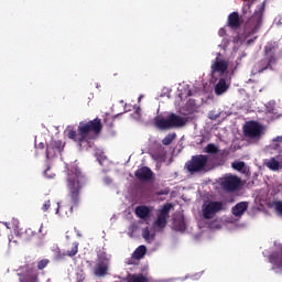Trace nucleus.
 Segmentation results:
<instances>
[{"label": "nucleus", "instance_id": "f257e3e1", "mask_svg": "<svg viewBox=\"0 0 282 282\" xmlns=\"http://www.w3.org/2000/svg\"><path fill=\"white\" fill-rule=\"evenodd\" d=\"M85 186H87V176L80 172V169L76 166L68 169L66 175V191L68 204H70V213H74V208L80 206V194Z\"/></svg>", "mask_w": 282, "mask_h": 282}, {"label": "nucleus", "instance_id": "f03ea898", "mask_svg": "<svg viewBox=\"0 0 282 282\" xmlns=\"http://www.w3.org/2000/svg\"><path fill=\"white\" fill-rule=\"evenodd\" d=\"M102 131V121L99 118H96L94 120H90L88 122L80 121L76 130H68L67 131V138L68 140H73V142H76L78 147L83 148V144H87V147L91 148V137H89L90 133H94V135H98Z\"/></svg>", "mask_w": 282, "mask_h": 282}, {"label": "nucleus", "instance_id": "7ed1b4c3", "mask_svg": "<svg viewBox=\"0 0 282 282\" xmlns=\"http://www.w3.org/2000/svg\"><path fill=\"white\" fill-rule=\"evenodd\" d=\"M188 119L176 113H170L167 118L156 116L154 118V127L160 131H169V129H182L186 127Z\"/></svg>", "mask_w": 282, "mask_h": 282}, {"label": "nucleus", "instance_id": "20e7f679", "mask_svg": "<svg viewBox=\"0 0 282 282\" xmlns=\"http://www.w3.org/2000/svg\"><path fill=\"white\" fill-rule=\"evenodd\" d=\"M208 155L196 154L185 163V169L189 175H197V173H207L208 171Z\"/></svg>", "mask_w": 282, "mask_h": 282}, {"label": "nucleus", "instance_id": "39448f33", "mask_svg": "<svg viewBox=\"0 0 282 282\" xmlns=\"http://www.w3.org/2000/svg\"><path fill=\"white\" fill-rule=\"evenodd\" d=\"M224 206H226V204L219 200H208L204 203L202 207L204 219L215 218V215H217V213H221V210H224Z\"/></svg>", "mask_w": 282, "mask_h": 282}, {"label": "nucleus", "instance_id": "423d86ee", "mask_svg": "<svg viewBox=\"0 0 282 282\" xmlns=\"http://www.w3.org/2000/svg\"><path fill=\"white\" fill-rule=\"evenodd\" d=\"M245 138L250 140H261L263 135V126L257 121H248L242 128Z\"/></svg>", "mask_w": 282, "mask_h": 282}, {"label": "nucleus", "instance_id": "0eeeda50", "mask_svg": "<svg viewBox=\"0 0 282 282\" xmlns=\"http://www.w3.org/2000/svg\"><path fill=\"white\" fill-rule=\"evenodd\" d=\"M263 12H265V4L258 6V9L249 20V25H251V31L249 34H257L263 24Z\"/></svg>", "mask_w": 282, "mask_h": 282}, {"label": "nucleus", "instance_id": "6e6552de", "mask_svg": "<svg viewBox=\"0 0 282 282\" xmlns=\"http://www.w3.org/2000/svg\"><path fill=\"white\" fill-rule=\"evenodd\" d=\"M220 186L227 193H235V191H238L239 186H241V178L235 175H226L225 177H223Z\"/></svg>", "mask_w": 282, "mask_h": 282}, {"label": "nucleus", "instance_id": "1a4fd4ad", "mask_svg": "<svg viewBox=\"0 0 282 282\" xmlns=\"http://www.w3.org/2000/svg\"><path fill=\"white\" fill-rule=\"evenodd\" d=\"M171 208H173V204L171 203H167L162 207L153 224L154 228H166V225L169 224V215L171 214Z\"/></svg>", "mask_w": 282, "mask_h": 282}, {"label": "nucleus", "instance_id": "9d476101", "mask_svg": "<svg viewBox=\"0 0 282 282\" xmlns=\"http://www.w3.org/2000/svg\"><path fill=\"white\" fill-rule=\"evenodd\" d=\"M65 149V143L61 140H51L46 145V158L47 160H52V158H56V155L63 153Z\"/></svg>", "mask_w": 282, "mask_h": 282}, {"label": "nucleus", "instance_id": "9b49d317", "mask_svg": "<svg viewBox=\"0 0 282 282\" xmlns=\"http://www.w3.org/2000/svg\"><path fill=\"white\" fill-rule=\"evenodd\" d=\"M265 54H267V57L258 64V66H259L258 72L260 74L265 72V69H268L269 67H271L272 64L276 63V57L274 56V47L267 46Z\"/></svg>", "mask_w": 282, "mask_h": 282}, {"label": "nucleus", "instance_id": "f8f14e48", "mask_svg": "<svg viewBox=\"0 0 282 282\" xmlns=\"http://www.w3.org/2000/svg\"><path fill=\"white\" fill-rule=\"evenodd\" d=\"M134 176L139 182H153L155 180V173L149 166H142L134 172Z\"/></svg>", "mask_w": 282, "mask_h": 282}, {"label": "nucleus", "instance_id": "ddd939ff", "mask_svg": "<svg viewBox=\"0 0 282 282\" xmlns=\"http://www.w3.org/2000/svg\"><path fill=\"white\" fill-rule=\"evenodd\" d=\"M269 262L272 263V270H282V245H275V251L269 254Z\"/></svg>", "mask_w": 282, "mask_h": 282}, {"label": "nucleus", "instance_id": "4468645a", "mask_svg": "<svg viewBox=\"0 0 282 282\" xmlns=\"http://www.w3.org/2000/svg\"><path fill=\"white\" fill-rule=\"evenodd\" d=\"M228 70V62L216 57L212 64V74H226Z\"/></svg>", "mask_w": 282, "mask_h": 282}, {"label": "nucleus", "instance_id": "2eb2a0df", "mask_svg": "<svg viewBox=\"0 0 282 282\" xmlns=\"http://www.w3.org/2000/svg\"><path fill=\"white\" fill-rule=\"evenodd\" d=\"M227 25L231 30H239V28H241V18H239V12L234 11L228 15Z\"/></svg>", "mask_w": 282, "mask_h": 282}, {"label": "nucleus", "instance_id": "dca6fc26", "mask_svg": "<svg viewBox=\"0 0 282 282\" xmlns=\"http://www.w3.org/2000/svg\"><path fill=\"white\" fill-rule=\"evenodd\" d=\"M246 210H248V202H240L237 203L232 208H231V213L235 217H241V215H243V213H246Z\"/></svg>", "mask_w": 282, "mask_h": 282}, {"label": "nucleus", "instance_id": "f3484780", "mask_svg": "<svg viewBox=\"0 0 282 282\" xmlns=\"http://www.w3.org/2000/svg\"><path fill=\"white\" fill-rule=\"evenodd\" d=\"M134 213L139 219H147L151 215V209L147 205H140L135 207Z\"/></svg>", "mask_w": 282, "mask_h": 282}, {"label": "nucleus", "instance_id": "a211bd4d", "mask_svg": "<svg viewBox=\"0 0 282 282\" xmlns=\"http://www.w3.org/2000/svg\"><path fill=\"white\" fill-rule=\"evenodd\" d=\"M78 242H73V247L67 252L58 251L56 254L57 259H65V257H76L78 254Z\"/></svg>", "mask_w": 282, "mask_h": 282}, {"label": "nucleus", "instance_id": "6ab92c4d", "mask_svg": "<svg viewBox=\"0 0 282 282\" xmlns=\"http://www.w3.org/2000/svg\"><path fill=\"white\" fill-rule=\"evenodd\" d=\"M228 91V84L226 83L225 78H220L215 86V94L216 96H221Z\"/></svg>", "mask_w": 282, "mask_h": 282}, {"label": "nucleus", "instance_id": "aec40b11", "mask_svg": "<svg viewBox=\"0 0 282 282\" xmlns=\"http://www.w3.org/2000/svg\"><path fill=\"white\" fill-rule=\"evenodd\" d=\"M36 235H39V232H36L34 228H28L24 232L18 231V236L24 239V241H30V239L36 237Z\"/></svg>", "mask_w": 282, "mask_h": 282}, {"label": "nucleus", "instance_id": "412c9836", "mask_svg": "<svg viewBox=\"0 0 282 282\" xmlns=\"http://www.w3.org/2000/svg\"><path fill=\"white\" fill-rule=\"evenodd\" d=\"M107 272H109V267L105 263H100L95 268V276H107Z\"/></svg>", "mask_w": 282, "mask_h": 282}, {"label": "nucleus", "instance_id": "4be33fe9", "mask_svg": "<svg viewBox=\"0 0 282 282\" xmlns=\"http://www.w3.org/2000/svg\"><path fill=\"white\" fill-rule=\"evenodd\" d=\"M128 282H149V278H147L144 274H132L129 275Z\"/></svg>", "mask_w": 282, "mask_h": 282}, {"label": "nucleus", "instance_id": "5701e85b", "mask_svg": "<svg viewBox=\"0 0 282 282\" xmlns=\"http://www.w3.org/2000/svg\"><path fill=\"white\" fill-rule=\"evenodd\" d=\"M147 254V247L144 245L139 246L134 252H133V258L134 259H142Z\"/></svg>", "mask_w": 282, "mask_h": 282}, {"label": "nucleus", "instance_id": "b1692460", "mask_svg": "<svg viewBox=\"0 0 282 282\" xmlns=\"http://www.w3.org/2000/svg\"><path fill=\"white\" fill-rule=\"evenodd\" d=\"M268 169L270 171H279L281 169V163L276 161V159L272 158L268 163H267Z\"/></svg>", "mask_w": 282, "mask_h": 282}, {"label": "nucleus", "instance_id": "393cba45", "mask_svg": "<svg viewBox=\"0 0 282 282\" xmlns=\"http://www.w3.org/2000/svg\"><path fill=\"white\" fill-rule=\"evenodd\" d=\"M175 138H177V134H176L175 132L169 133V134L162 140V144H164V147H169L170 144L173 143V140H175Z\"/></svg>", "mask_w": 282, "mask_h": 282}, {"label": "nucleus", "instance_id": "a878e982", "mask_svg": "<svg viewBox=\"0 0 282 282\" xmlns=\"http://www.w3.org/2000/svg\"><path fill=\"white\" fill-rule=\"evenodd\" d=\"M232 169H235V171H243L246 169V162L243 161H238L231 164Z\"/></svg>", "mask_w": 282, "mask_h": 282}, {"label": "nucleus", "instance_id": "bb28decb", "mask_svg": "<svg viewBox=\"0 0 282 282\" xmlns=\"http://www.w3.org/2000/svg\"><path fill=\"white\" fill-rule=\"evenodd\" d=\"M219 149L214 143H209L205 147V153H218Z\"/></svg>", "mask_w": 282, "mask_h": 282}, {"label": "nucleus", "instance_id": "cd10ccee", "mask_svg": "<svg viewBox=\"0 0 282 282\" xmlns=\"http://www.w3.org/2000/svg\"><path fill=\"white\" fill-rule=\"evenodd\" d=\"M51 206H52V200L50 199V197L45 196L44 203L42 205L43 213H47L50 210Z\"/></svg>", "mask_w": 282, "mask_h": 282}, {"label": "nucleus", "instance_id": "c85d7f7f", "mask_svg": "<svg viewBox=\"0 0 282 282\" xmlns=\"http://www.w3.org/2000/svg\"><path fill=\"white\" fill-rule=\"evenodd\" d=\"M174 227L178 231L186 230V224L184 223V220H175Z\"/></svg>", "mask_w": 282, "mask_h": 282}, {"label": "nucleus", "instance_id": "c756f323", "mask_svg": "<svg viewBox=\"0 0 282 282\" xmlns=\"http://www.w3.org/2000/svg\"><path fill=\"white\" fill-rule=\"evenodd\" d=\"M50 264V260L43 259L37 262V270H45L47 265Z\"/></svg>", "mask_w": 282, "mask_h": 282}, {"label": "nucleus", "instance_id": "7c9ffc66", "mask_svg": "<svg viewBox=\"0 0 282 282\" xmlns=\"http://www.w3.org/2000/svg\"><path fill=\"white\" fill-rule=\"evenodd\" d=\"M274 208H275V213L278 215H281V217H282V200H276L274 203Z\"/></svg>", "mask_w": 282, "mask_h": 282}, {"label": "nucleus", "instance_id": "2f4dec72", "mask_svg": "<svg viewBox=\"0 0 282 282\" xmlns=\"http://www.w3.org/2000/svg\"><path fill=\"white\" fill-rule=\"evenodd\" d=\"M142 237L143 239H145V241H149V239H151V231L149 230V227L143 229Z\"/></svg>", "mask_w": 282, "mask_h": 282}, {"label": "nucleus", "instance_id": "473e14b6", "mask_svg": "<svg viewBox=\"0 0 282 282\" xmlns=\"http://www.w3.org/2000/svg\"><path fill=\"white\" fill-rule=\"evenodd\" d=\"M218 35L219 36H226V29H224V28L219 29Z\"/></svg>", "mask_w": 282, "mask_h": 282}, {"label": "nucleus", "instance_id": "72a5a7b5", "mask_svg": "<svg viewBox=\"0 0 282 282\" xmlns=\"http://www.w3.org/2000/svg\"><path fill=\"white\" fill-rule=\"evenodd\" d=\"M37 149H40L41 151H43V149H45V143L41 142L37 144Z\"/></svg>", "mask_w": 282, "mask_h": 282}, {"label": "nucleus", "instance_id": "f704fd0d", "mask_svg": "<svg viewBox=\"0 0 282 282\" xmlns=\"http://www.w3.org/2000/svg\"><path fill=\"white\" fill-rule=\"evenodd\" d=\"M273 142H282V135H279L275 139H273Z\"/></svg>", "mask_w": 282, "mask_h": 282}, {"label": "nucleus", "instance_id": "c9c22d12", "mask_svg": "<svg viewBox=\"0 0 282 282\" xmlns=\"http://www.w3.org/2000/svg\"><path fill=\"white\" fill-rule=\"evenodd\" d=\"M141 111H142V109H141L140 107H138V108L135 109L137 116H141Z\"/></svg>", "mask_w": 282, "mask_h": 282}, {"label": "nucleus", "instance_id": "e433bc0d", "mask_svg": "<svg viewBox=\"0 0 282 282\" xmlns=\"http://www.w3.org/2000/svg\"><path fill=\"white\" fill-rule=\"evenodd\" d=\"M42 230H43V225L40 226L39 232H41Z\"/></svg>", "mask_w": 282, "mask_h": 282}, {"label": "nucleus", "instance_id": "4c0bfd02", "mask_svg": "<svg viewBox=\"0 0 282 282\" xmlns=\"http://www.w3.org/2000/svg\"><path fill=\"white\" fill-rule=\"evenodd\" d=\"M210 120H217V117H209Z\"/></svg>", "mask_w": 282, "mask_h": 282}, {"label": "nucleus", "instance_id": "58836bf2", "mask_svg": "<svg viewBox=\"0 0 282 282\" xmlns=\"http://www.w3.org/2000/svg\"><path fill=\"white\" fill-rule=\"evenodd\" d=\"M250 8H251V4L249 3V4H248V9H250Z\"/></svg>", "mask_w": 282, "mask_h": 282}, {"label": "nucleus", "instance_id": "ea45409f", "mask_svg": "<svg viewBox=\"0 0 282 282\" xmlns=\"http://www.w3.org/2000/svg\"><path fill=\"white\" fill-rule=\"evenodd\" d=\"M142 100V97H139V101Z\"/></svg>", "mask_w": 282, "mask_h": 282}]
</instances>
